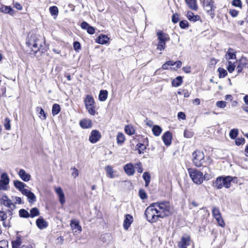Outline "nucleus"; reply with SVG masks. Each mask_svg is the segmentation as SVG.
Masks as SVG:
<instances>
[{
    "instance_id": "1",
    "label": "nucleus",
    "mask_w": 248,
    "mask_h": 248,
    "mask_svg": "<svg viewBox=\"0 0 248 248\" xmlns=\"http://www.w3.org/2000/svg\"><path fill=\"white\" fill-rule=\"evenodd\" d=\"M43 40L35 35H31L26 42L31 55H36L38 52H43Z\"/></svg>"
},
{
    "instance_id": "2",
    "label": "nucleus",
    "mask_w": 248,
    "mask_h": 248,
    "mask_svg": "<svg viewBox=\"0 0 248 248\" xmlns=\"http://www.w3.org/2000/svg\"><path fill=\"white\" fill-rule=\"evenodd\" d=\"M154 204L157 210L158 216H160V218L169 216L173 212V208L169 202H159Z\"/></svg>"
},
{
    "instance_id": "3",
    "label": "nucleus",
    "mask_w": 248,
    "mask_h": 248,
    "mask_svg": "<svg viewBox=\"0 0 248 248\" xmlns=\"http://www.w3.org/2000/svg\"><path fill=\"white\" fill-rule=\"evenodd\" d=\"M145 215L148 221L152 223L156 222L159 218H160L154 203L146 208Z\"/></svg>"
},
{
    "instance_id": "4",
    "label": "nucleus",
    "mask_w": 248,
    "mask_h": 248,
    "mask_svg": "<svg viewBox=\"0 0 248 248\" xmlns=\"http://www.w3.org/2000/svg\"><path fill=\"white\" fill-rule=\"evenodd\" d=\"M189 176L193 182L197 184L200 185L203 181V173L196 169L189 168L187 170Z\"/></svg>"
},
{
    "instance_id": "5",
    "label": "nucleus",
    "mask_w": 248,
    "mask_h": 248,
    "mask_svg": "<svg viewBox=\"0 0 248 248\" xmlns=\"http://www.w3.org/2000/svg\"><path fill=\"white\" fill-rule=\"evenodd\" d=\"M192 157L193 163L197 167L202 166L204 162V155L202 151H196L192 154Z\"/></svg>"
},
{
    "instance_id": "6",
    "label": "nucleus",
    "mask_w": 248,
    "mask_h": 248,
    "mask_svg": "<svg viewBox=\"0 0 248 248\" xmlns=\"http://www.w3.org/2000/svg\"><path fill=\"white\" fill-rule=\"evenodd\" d=\"M203 5L206 13L210 15L212 18H214L216 9V6L214 5V1L213 0H203Z\"/></svg>"
},
{
    "instance_id": "7",
    "label": "nucleus",
    "mask_w": 248,
    "mask_h": 248,
    "mask_svg": "<svg viewBox=\"0 0 248 248\" xmlns=\"http://www.w3.org/2000/svg\"><path fill=\"white\" fill-rule=\"evenodd\" d=\"M1 202L4 205L7 206L11 209V210H8V211L10 213V215H11L12 214V211L16 208L15 204L12 202L6 195L2 196Z\"/></svg>"
},
{
    "instance_id": "8",
    "label": "nucleus",
    "mask_w": 248,
    "mask_h": 248,
    "mask_svg": "<svg viewBox=\"0 0 248 248\" xmlns=\"http://www.w3.org/2000/svg\"><path fill=\"white\" fill-rule=\"evenodd\" d=\"M9 183V179L6 173H2L0 180V190H5Z\"/></svg>"
},
{
    "instance_id": "9",
    "label": "nucleus",
    "mask_w": 248,
    "mask_h": 248,
    "mask_svg": "<svg viewBox=\"0 0 248 248\" xmlns=\"http://www.w3.org/2000/svg\"><path fill=\"white\" fill-rule=\"evenodd\" d=\"M235 178V177L233 178L230 176H221L222 187L224 186L226 188H230L231 185V182Z\"/></svg>"
},
{
    "instance_id": "10",
    "label": "nucleus",
    "mask_w": 248,
    "mask_h": 248,
    "mask_svg": "<svg viewBox=\"0 0 248 248\" xmlns=\"http://www.w3.org/2000/svg\"><path fill=\"white\" fill-rule=\"evenodd\" d=\"M190 237L188 235L183 236L178 244L179 248H186L190 245Z\"/></svg>"
},
{
    "instance_id": "11",
    "label": "nucleus",
    "mask_w": 248,
    "mask_h": 248,
    "mask_svg": "<svg viewBox=\"0 0 248 248\" xmlns=\"http://www.w3.org/2000/svg\"><path fill=\"white\" fill-rule=\"evenodd\" d=\"M101 138V135L97 130H94L92 131L89 138V140L93 143H96Z\"/></svg>"
},
{
    "instance_id": "12",
    "label": "nucleus",
    "mask_w": 248,
    "mask_h": 248,
    "mask_svg": "<svg viewBox=\"0 0 248 248\" xmlns=\"http://www.w3.org/2000/svg\"><path fill=\"white\" fill-rule=\"evenodd\" d=\"M162 140L166 146H169L171 143L172 135L169 131L166 132L162 136Z\"/></svg>"
},
{
    "instance_id": "13",
    "label": "nucleus",
    "mask_w": 248,
    "mask_h": 248,
    "mask_svg": "<svg viewBox=\"0 0 248 248\" xmlns=\"http://www.w3.org/2000/svg\"><path fill=\"white\" fill-rule=\"evenodd\" d=\"M55 192L58 195L59 198V201L62 205H63L65 203V197L63 192L60 187H57L55 188Z\"/></svg>"
},
{
    "instance_id": "14",
    "label": "nucleus",
    "mask_w": 248,
    "mask_h": 248,
    "mask_svg": "<svg viewBox=\"0 0 248 248\" xmlns=\"http://www.w3.org/2000/svg\"><path fill=\"white\" fill-rule=\"evenodd\" d=\"M133 221V217L129 214H127L125 217V219L124 221V228L125 230H127L131 223Z\"/></svg>"
},
{
    "instance_id": "15",
    "label": "nucleus",
    "mask_w": 248,
    "mask_h": 248,
    "mask_svg": "<svg viewBox=\"0 0 248 248\" xmlns=\"http://www.w3.org/2000/svg\"><path fill=\"white\" fill-rule=\"evenodd\" d=\"M235 53L236 52L233 49L229 48L225 56V59L227 61H230V60H236Z\"/></svg>"
},
{
    "instance_id": "16",
    "label": "nucleus",
    "mask_w": 248,
    "mask_h": 248,
    "mask_svg": "<svg viewBox=\"0 0 248 248\" xmlns=\"http://www.w3.org/2000/svg\"><path fill=\"white\" fill-rule=\"evenodd\" d=\"M70 226L72 230L76 232L77 231L81 232L82 230L81 227L79 225L78 220L76 219H74L71 220Z\"/></svg>"
},
{
    "instance_id": "17",
    "label": "nucleus",
    "mask_w": 248,
    "mask_h": 248,
    "mask_svg": "<svg viewBox=\"0 0 248 248\" xmlns=\"http://www.w3.org/2000/svg\"><path fill=\"white\" fill-rule=\"evenodd\" d=\"M18 175L20 178L25 182H28L31 179V175L27 173L23 169H20L19 170Z\"/></svg>"
},
{
    "instance_id": "18",
    "label": "nucleus",
    "mask_w": 248,
    "mask_h": 248,
    "mask_svg": "<svg viewBox=\"0 0 248 248\" xmlns=\"http://www.w3.org/2000/svg\"><path fill=\"white\" fill-rule=\"evenodd\" d=\"M36 223L37 226L41 230L46 228L48 226L47 222L42 217L38 218L36 220Z\"/></svg>"
},
{
    "instance_id": "19",
    "label": "nucleus",
    "mask_w": 248,
    "mask_h": 248,
    "mask_svg": "<svg viewBox=\"0 0 248 248\" xmlns=\"http://www.w3.org/2000/svg\"><path fill=\"white\" fill-rule=\"evenodd\" d=\"M157 36L158 37V41L166 42L170 40L169 35L164 33L162 31H159L157 32Z\"/></svg>"
},
{
    "instance_id": "20",
    "label": "nucleus",
    "mask_w": 248,
    "mask_h": 248,
    "mask_svg": "<svg viewBox=\"0 0 248 248\" xmlns=\"http://www.w3.org/2000/svg\"><path fill=\"white\" fill-rule=\"evenodd\" d=\"M79 124L84 129L89 128L92 127V123L89 119H84L80 121Z\"/></svg>"
},
{
    "instance_id": "21",
    "label": "nucleus",
    "mask_w": 248,
    "mask_h": 248,
    "mask_svg": "<svg viewBox=\"0 0 248 248\" xmlns=\"http://www.w3.org/2000/svg\"><path fill=\"white\" fill-rule=\"evenodd\" d=\"M124 170L128 175H133L135 173L133 165L131 163L127 164L124 166Z\"/></svg>"
},
{
    "instance_id": "22",
    "label": "nucleus",
    "mask_w": 248,
    "mask_h": 248,
    "mask_svg": "<svg viewBox=\"0 0 248 248\" xmlns=\"http://www.w3.org/2000/svg\"><path fill=\"white\" fill-rule=\"evenodd\" d=\"M84 103L86 107L94 105L95 103L93 97L92 95H87L84 99Z\"/></svg>"
},
{
    "instance_id": "23",
    "label": "nucleus",
    "mask_w": 248,
    "mask_h": 248,
    "mask_svg": "<svg viewBox=\"0 0 248 248\" xmlns=\"http://www.w3.org/2000/svg\"><path fill=\"white\" fill-rule=\"evenodd\" d=\"M0 11L5 14H9L12 16H13L15 14L14 10L10 6H2L0 9Z\"/></svg>"
},
{
    "instance_id": "24",
    "label": "nucleus",
    "mask_w": 248,
    "mask_h": 248,
    "mask_svg": "<svg viewBox=\"0 0 248 248\" xmlns=\"http://www.w3.org/2000/svg\"><path fill=\"white\" fill-rule=\"evenodd\" d=\"M109 40L108 37L105 35L99 36L96 39V42L100 44H106Z\"/></svg>"
},
{
    "instance_id": "25",
    "label": "nucleus",
    "mask_w": 248,
    "mask_h": 248,
    "mask_svg": "<svg viewBox=\"0 0 248 248\" xmlns=\"http://www.w3.org/2000/svg\"><path fill=\"white\" fill-rule=\"evenodd\" d=\"M186 16L189 20L195 22L200 19V17L198 15H194V14L189 11L187 13Z\"/></svg>"
},
{
    "instance_id": "26",
    "label": "nucleus",
    "mask_w": 248,
    "mask_h": 248,
    "mask_svg": "<svg viewBox=\"0 0 248 248\" xmlns=\"http://www.w3.org/2000/svg\"><path fill=\"white\" fill-rule=\"evenodd\" d=\"M183 83V78L181 76H178L171 82L172 86L173 87H177L180 86Z\"/></svg>"
},
{
    "instance_id": "27",
    "label": "nucleus",
    "mask_w": 248,
    "mask_h": 248,
    "mask_svg": "<svg viewBox=\"0 0 248 248\" xmlns=\"http://www.w3.org/2000/svg\"><path fill=\"white\" fill-rule=\"evenodd\" d=\"M186 3L189 8L193 10H197L198 6L196 4V0H185Z\"/></svg>"
},
{
    "instance_id": "28",
    "label": "nucleus",
    "mask_w": 248,
    "mask_h": 248,
    "mask_svg": "<svg viewBox=\"0 0 248 248\" xmlns=\"http://www.w3.org/2000/svg\"><path fill=\"white\" fill-rule=\"evenodd\" d=\"M227 61L228 65L227 66V69L230 73H232L233 71H234L235 67L236 66L235 63L236 62V61L234 60L233 62L231 61Z\"/></svg>"
},
{
    "instance_id": "29",
    "label": "nucleus",
    "mask_w": 248,
    "mask_h": 248,
    "mask_svg": "<svg viewBox=\"0 0 248 248\" xmlns=\"http://www.w3.org/2000/svg\"><path fill=\"white\" fill-rule=\"evenodd\" d=\"M22 244V241L20 237H17L16 240L12 242V248H20Z\"/></svg>"
},
{
    "instance_id": "30",
    "label": "nucleus",
    "mask_w": 248,
    "mask_h": 248,
    "mask_svg": "<svg viewBox=\"0 0 248 248\" xmlns=\"http://www.w3.org/2000/svg\"><path fill=\"white\" fill-rule=\"evenodd\" d=\"M108 93L107 90H101L99 94V100L100 101H105L108 97Z\"/></svg>"
},
{
    "instance_id": "31",
    "label": "nucleus",
    "mask_w": 248,
    "mask_h": 248,
    "mask_svg": "<svg viewBox=\"0 0 248 248\" xmlns=\"http://www.w3.org/2000/svg\"><path fill=\"white\" fill-rule=\"evenodd\" d=\"M213 186L218 189L222 188L221 176L218 177L216 178L215 181L214 182Z\"/></svg>"
},
{
    "instance_id": "32",
    "label": "nucleus",
    "mask_w": 248,
    "mask_h": 248,
    "mask_svg": "<svg viewBox=\"0 0 248 248\" xmlns=\"http://www.w3.org/2000/svg\"><path fill=\"white\" fill-rule=\"evenodd\" d=\"M37 111H38V116L42 120L46 119V114L43 108L37 107L36 108Z\"/></svg>"
},
{
    "instance_id": "33",
    "label": "nucleus",
    "mask_w": 248,
    "mask_h": 248,
    "mask_svg": "<svg viewBox=\"0 0 248 248\" xmlns=\"http://www.w3.org/2000/svg\"><path fill=\"white\" fill-rule=\"evenodd\" d=\"M142 177L145 182V186L146 187H147L149 186L151 181V175L150 173L149 172H145L143 174Z\"/></svg>"
},
{
    "instance_id": "34",
    "label": "nucleus",
    "mask_w": 248,
    "mask_h": 248,
    "mask_svg": "<svg viewBox=\"0 0 248 248\" xmlns=\"http://www.w3.org/2000/svg\"><path fill=\"white\" fill-rule=\"evenodd\" d=\"M152 131L155 136H158L162 132V129L158 125H154L152 128Z\"/></svg>"
},
{
    "instance_id": "35",
    "label": "nucleus",
    "mask_w": 248,
    "mask_h": 248,
    "mask_svg": "<svg viewBox=\"0 0 248 248\" xmlns=\"http://www.w3.org/2000/svg\"><path fill=\"white\" fill-rule=\"evenodd\" d=\"M14 186L16 188L18 189L20 191H21L25 186H26V184H25L24 183L17 180L15 181L14 182Z\"/></svg>"
},
{
    "instance_id": "36",
    "label": "nucleus",
    "mask_w": 248,
    "mask_h": 248,
    "mask_svg": "<svg viewBox=\"0 0 248 248\" xmlns=\"http://www.w3.org/2000/svg\"><path fill=\"white\" fill-rule=\"evenodd\" d=\"M105 170L107 172V175L110 178H113L114 177L113 175L114 171L112 169L111 166L108 165L105 167Z\"/></svg>"
},
{
    "instance_id": "37",
    "label": "nucleus",
    "mask_w": 248,
    "mask_h": 248,
    "mask_svg": "<svg viewBox=\"0 0 248 248\" xmlns=\"http://www.w3.org/2000/svg\"><path fill=\"white\" fill-rule=\"evenodd\" d=\"M125 136L122 133H119L117 136V142L118 144H122L125 141Z\"/></svg>"
},
{
    "instance_id": "38",
    "label": "nucleus",
    "mask_w": 248,
    "mask_h": 248,
    "mask_svg": "<svg viewBox=\"0 0 248 248\" xmlns=\"http://www.w3.org/2000/svg\"><path fill=\"white\" fill-rule=\"evenodd\" d=\"M61 108L59 104H55L52 106V113L53 116L57 115L60 111Z\"/></svg>"
},
{
    "instance_id": "39",
    "label": "nucleus",
    "mask_w": 248,
    "mask_h": 248,
    "mask_svg": "<svg viewBox=\"0 0 248 248\" xmlns=\"http://www.w3.org/2000/svg\"><path fill=\"white\" fill-rule=\"evenodd\" d=\"M124 130L125 133L129 135H133L135 133V130L131 125H127L125 126Z\"/></svg>"
},
{
    "instance_id": "40",
    "label": "nucleus",
    "mask_w": 248,
    "mask_h": 248,
    "mask_svg": "<svg viewBox=\"0 0 248 248\" xmlns=\"http://www.w3.org/2000/svg\"><path fill=\"white\" fill-rule=\"evenodd\" d=\"M19 215L20 217L24 218H28L30 216V213L24 209H21L19 211Z\"/></svg>"
},
{
    "instance_id": "41",
    "label": "nucleus",
    "mask_w": 248,
    "mask_h": 248,
    "mask_svg": "<svg viewBox=\"0 0 248 248\" xmlns=\"http://www.w3.org/2000/svg\"><path fill=\"white\" fill-rule=\"evenodd\" d=\"M217 220L218 225L221 227H224L225 223L222 218L221 215L214 217Z\"/></svg>"
},
{
    "instance_id": "42",
    "label": "nucleus",
    "mask_w": 248,
    "mask_h": 248,
    "mask_svg": "<svg viewBox=\"0 0 248 248\" xmlns=\"http://www.w3.org/2000/svg\"><path fill=\"white\" fill-rule=\"evenodd\" d=\"M30 213L31 214H30V217H31L32 218L36 217L39 215V210L36 207L32 208L30 211Z\"/></svg>"
},
{
    "instance_id": "43",
    "label": "nucleus",
    "mask_w": 248,
    "mask_h": 248,
    "mask_svg": "<svg viewBox=\"0 0 248 248\" xmlns=\"http://www.w3.org/2000/svg\"><path fill=\"white\" fill-rule=\"evenodd\" d=\"M11 120L8 118L6 117L4 119L3 122V125L5 128V129L7 130H9L11 129V124H10Z\"/></svg>"
},
{
    "instance_id": "44",
    "label": "nucleus",
    "mask_w": 248,
    "mask_h": 248,
    "mask_svg": "<svg viewBox=\"0 0 248 248\" xmlns=\"http://www.w3.org/2000/svg\"><path fill=\"white\" fill-rule=\"evenodd\" d=\"M166 43V42L158 41L157 44V49L160 51L163 50L165 48Z\"/></svg>"
},
{
    "instance_id": "45",
    "label": "nucleus",
    "mask_w": 248,
    "mask_h": 248,
    "mask_svg": "<svg viewBox=\"0 0 248 248\" xmlns=\"http://www.w3.org/2000/svg\"><path fill=\"white\" fill-rule=\"evenodd\" d=\"M218 71L219 78H223L227 75V71L224 68L220 67L218 69Z\"/></svg>"
},
{
    "instance_id": "46",
    "label": "nucleus",
    "mask_w": 248,
    "mask_h": 248,
    "mask_svg": "<svg viewBox=\"0 0 248 248\" xmlns=\"http://www.w3.org/2000/svg\"><path fill=\"white\" fill-rule=\"evenodd\" d=\"M238 131L237 129H232L230 132V137L232 139H235L238 135Z\"/></svg>"
},
{
    "instance_id": "47",
    "label": "nucleus",
    "mask_w": 248,
    "mask_h": 248,
    "mask_svg": "<svg viewBox=\"0 0 248 248\" xmlns=\"http://www.w3.org/2000/svg\"><path fill=\"white\" fill-rule=\"evenodd\" d=\"M86 109L88 110V112L92 115H95L96 113V111L95 109L94 105H92L91 106H89L88 107H86Z\"/></svg>"
},
{
    "instance_id": "48",
    "label": "nucleus",
    "mask_w": 248,
    "mask_h": 248,
    "mask_svg": "<svg viewBox=\"0 0 248 248\" xmlns=\"http://www.w3.org/2000/svg\"><path fill=\"white\" fill-rule=\"evenodd\" d=\"M212 212L214 217L221 215L219 210L216 207H213L212 208Z\"/></svg>"
},
{
    "instance_id": "49",
    "label": "nucleus",
    "mask_w": 248,
    "mask_h": 248,
    "mask_svg": "<svg viewBox=\"0 0 248 248\" xmlns=\"http://www.w3.org/2000/svg\"><path fill=\"white\" fill-rule=\"evenodd\" d=\"M137 146L138 147L139 154L143 153V151L146 149L145 146L142 143H138Z\"/></svg>"
},
{
    "instance_id": "50",
    "label": "nucleus",
    "mask_w": 248,
    "mask_h": 248,
    "mask_svg": "<svg viewBox=\"0 0 248 248\" xmlns=\"http://www.w3.org/2000/svg\"><path fill=\"white\" fill-rule=\"evenodd\" d=\"M246 64L245 62H243L242 60L240 61L239 64L236 67V70L237 71L238 73H240L242 72L243 69L244 68L245 65Z\"/></svg>"
},
{
    "instance_id": "51",
    "label": "nucleus",
    "mask_w": 248,
    "mask_h": 248,
    "mask_svg": "<svg viewBox=\"0 0 248 248\" xmlns=\"http://www.w3.org/2000/svg\"><path fill=\"white\" fill-rule=\"evenodd\" d=\"M27 197L29 199V202H34L35 201H36V197L35 195L31 191L28 195Z\"/></svg>"
},
{
    "instance_id": "52",
    "label": "nucleus",
    "mask_w": 248,
    "mask_h": 248,
    "mask_svg": "<svg viewBox=\"0 0 248 248\" xmlns=\"http://www.w3.org/2000/svg\"><path fill=\"white\" fill-rule=\"evenodd\" d=\"M49 11L52 15H57L58 9L56 6H52L49 8Z\"/></svg>"
},
{
    "instance_id": "53",
    "label": "nucleus",
    "mask_w": 248,
    "mask_h": 248,
    "mask_svg": "<svg viewBox=\"0 0 248 248\" xmlns=\"http://www.w3.org/2000/svg\"><path fill=\"white\" fill-rule=\"evenodd\" d=\"M0 248H8V242L7 240L0 241Z\"/></svg>"
},
{
    "instance_id": "54",
    "label": "nucleus",
    "mask_w": 248,
    "mask_h": 248,
    "mask_svg": "<svg viewBox=\"0 0 248 248\" xmlns=\"http://www.w3.org/2000/svg\"><path fill=\"white\" fill-rule=\"evenodd\" d=\"M216 106L218 108H223L226 106V102L223 101H219L217 102Z\"/></svg>"
},
{
    "instance_id": "55",
    "label": "nucleus",
    "mask_w": 248,
    "mask_h": 248,
    "mask_svg": "<svg viewBox=\"0 0 248 248\" xmlns=\"http://www.w3.org/2000/svg\"><path fill=\"white\" fill-rule=\"evenodd\" d=\"M139 196L142 200H145L147 198L145 191L143 189L139 190Z\"/></svg>"
},
{
    "instance_id": "56",
    "label": "nucleus",
    "mask_w": 248,
    "mask_h": 248,
    "mask_svg": "<svg viewBox=\"0 0 248 248\" xmlns=\"http://www.w3.org/2000/svg\"><path fill=\"white\" fill-rule=\"evenodd\" d=\"M232 5L235 7L242 8V2L241 0H233L232 1Z\"/></svg>"
},
{
    "instance_id": "57",
    "label": "nucleus",
    "mask_w": 248,
    "mask_h": 248,
    "mask_svg": "<svg viewBox=\"0 0 248 248\" xmlns=\"http://www.w3.org/2000/svg\"><path fill=\"white\" fill-rule=\"evenodd\" d=\"M184 137L186 138H190L193 136V133L190 130H185L184 133Z\"/></svg>"
},
{
    "instance_id": "58",
    "label": "nucleus",
    "mask_w": 248,
    "mask_h": 248,
    "mask_svg": "<svg viewBox=\"0 0 248 248\" xmlns=\"http://www.w3.org/2000/svg\"><path fill=\"white\" fill-rule=\"evenodd\" d=\"M245 139L243 138H238L235 140L236 145L239 146L245 143Z\"/></svg>"
},
{
    "instance_id": "59",
    "label": "nucleus",
    "mask_w": 248,
    "mask_h": 248,
    "mask_svg": "<svg viewBox=\"0 0 248 248\" xmlns=\"http://www.w3.org/2000/svg\"><path fill=\"white\" fill-rule=\"evenodd\" d=\"M188 22L186 20L181 21L179 23L180 27L182 29H185L188 27Z\"/></svg>"
},
{
    "instance_id": "60",
    "label": "nucleus",
    "mask_w": 248,
    "mask_h": 248,
    "mask_svg": "<svg viewBox=\"0 0 248 248\" xmlns=\"http://www.w3.org/2000/svg\"><path fill=\"white\" fill-rule=\"evenodd\" d=\"M229 13L232 17H235L238 15V11L235 9H230L229 10Z\"/></svg>"
},
{
    "instance_id": "61",
    "label": "nucleus",
    "mask_w": 248,
    "mask_h": 248,
    "mask_svg": "<svg viewBox=\"0 0 248 248\" xmlns=\"http://www.w3.org/2000/svg\"><path fill=\"white\" fill-rule=\"evenodd\" d=\"M73 47L76 51H78L80 49V44L78 42H75L73 44Z\"/></svg>"
},
{
    "instance_id": "62",
    "label": "nucleus",
    "mask_w": 248,
    "mask_h": 248,
    "mask_svg": "<svg viewBox=\"0 0 248 248\" xmlns=\"http://www.w3.org/2000/svg\"><path fill=\"white\" fill-rule=\"evenodd\" d=\"M7 217V214L3 211H0V220H5Z\"/></svg>"
},
{
    "instance_id": "63",
    "label": "nucleus",
    "mask_w": 248,
    "mask_h": 248,
    "mask_svg": "<svg viewBox=\"0 0 248 248\" xmlns=\"http://www.w3.org/2000/svg\"><path fill=\"white\" fill-rule=\"evenodd\" d=\"M179 19V16L178 14H174L172 16V21L174 23H176L178 22Z\"/></svg>"
},
{
    "instance_id": "64",
    "label": "nucleus",
    "mask_w": 248,
    "mask_h": 248,
    "mask_svg": "<svg viewBox=\"0 0 248 248\" xmlns=\"http://www.w3.org/2000/svg\"><path fill=\"white\" fill-rule=\"evenodd\" d=\"M178 118L179 119L185 120L186 119V115L183 112H179L177 115Z\"/></svg>"
}]
</instances>
